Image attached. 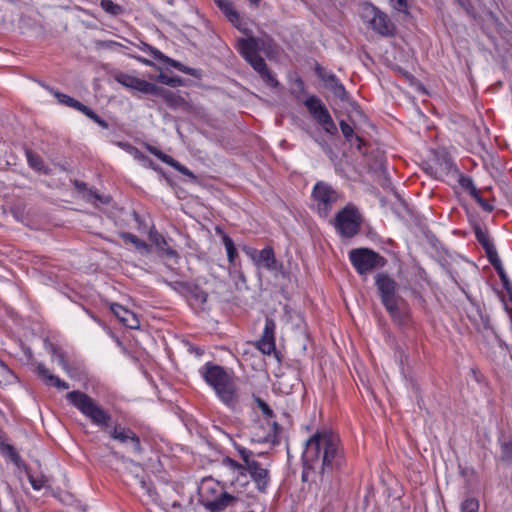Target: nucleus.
I'll return each mask as SVG.
<instances>
[{"instance_id":"obj_1","label":"nucleus","mask_w":512,"mask_h":512,"mask_svg":"<svg viewBox=\"0 0 512 512\" xmlns=\"http://www.w3.org/2000/svg\"><path fill=\"white\" fill-rule=\"evenodd\" d=\"M302 460L305 469H315L317 464L320 465V484L324 489L328 488L329 494H334V487L326 472L342 466L343 457L338 438L328 432H317L306 441Z\"/></svg>"},{"instance_id":"obj_2","label":"nucleus","mask_w":512,"mask_h":512,"mask_svg":"<svg viewBox=\"0 0 512 512\" xmlns=\"http://www.w3.org/2000/svg\"><path fill=\"white\" fill-rule=\"evenodd\" d=\"M374 279L381 303L392 320L399 325L406 324L408 319L406 302L398 294V283L385 272L377 273Z\"/></svg>"},{"instance_id":"obj_3","label":"nucleus","mask_w":512,"mask_h":512,"mask_svg":"<svg viewBox=\"0 0 512 512\" xmlns=\"http://www.w3.org/2000/svg\"><path fill=\"white\" fill-rule=\"evenodd\" d=\"M202 375L205 381L214 388L218 397L226 405L232 407L237 403L234 382L223 367L207 363L203 368Z\"/></svg>"},{"instance_id":"obj_4","label":"nucleus","mask_w":512,"mask_h":512,"mask_svg":"<svg viewBox=\"0 0 512 512\" xmlns=\"http://www.w3.org/2000/svg\"><path fill=\"white\" fill-rule=\"evenodd\" d=\"M66 398L84 416L89 418L93 424L99 426L103 431L104 428L109 426L111 415L88 394L75 390L68 392Z\"/></svg>"},{"instance_id":"obj_5","label":"nucleus","mask_w":512,"mask_h":512,"mask_svg":"<svg viewBox=\"0 0 512 512\" xmlns=\"http://www.w3.org/2000/svg\"><path fill=\"white\" fill-rule=\"evenodd\" d=\"M349 259L361 275H366L375 269H380L386 266L387 260L379 253L369 248H356L349 252Z\"/></svg>"},{"instance_id":"obj_6","label":"nucleus","mask_w":512,"mask_h":512,"mask_svg":"<svg viewBox=\"0 0 512 512\" xmlns=\"http://www.w3.org/2000/svg\"><path fill=\"white\" fill-rule=\"evenodd\" d=\"M362 17L369 23L371 29L381 36L391 37L395 34V24L389 19L388 15L372 4H365L362 11Z\"/></svg>"},{"instance_id":"obj_7","label":"nucleus","mask_w":512,"mask_h":512,"mask_svg":"<svg viewBox=\"0 0 512 512\" xmlns=\"http://www.w3.org/2000/svg\"><path fill=\"white\" fill-rule=\"evenodd\" d=\"M335 227L346 238L358 234L362 217L354 206H346L336 214Z\"/></svg>"},{"instance_id":"obj_8","label":"nucleus","mask_w":512,"mask_h":512,"mask_svg":"<svg viewBox=\"0 0 512 512\" xmlns=\"http://www.w3.org/2000/svg\"><path fill=\"white\" fill-rule=\"evenodd\" d=\"M104 432L108 433L110 437L124 446L127 453L132 455H139L142 452V447L139 437L130 429L121 425L107 426Z\"/></svg>"},{"instance_id":"obj_9","label":"nucleus","mask_w":512,"mask_h":512,"mask_svg":"<svg viewBox=\"0 0 512 512\" xmlns=\"http://www.w3.org/2000/svg\"><path fill=\"white\" fill-rule=\"evenodd\" d=\"M274 387L285 395L302 394L304 385L296 372L283 373L277 377Z\"/></svg>"},{"instance_id":"obj_10","label":"nucleus","mask_w":512,"mask_h":512,"mask_svg":"<svg viewBox=\"0 0 512 512\" xmlns=\"http://www.w3.org/2000/svg\"><path fill=\"white\" fill-rule=\"evenodd\" d=\"M249 474L252 481L260 493H266L270 483V473L267 468H264L261 463L254 460L245 467V475Z\"/></svg>"},{"instance_id":"obj_11","label":"nucleus","mask_w":512,"mask_h":512,"mask_svg":"<svg viewBox=\"0 0 512 512\" xmlns=\"http://www.w3.org/2000/svg\"><path fill=\"white\" fill-rule=\"evenodd\" d=\"M315 72L324 83L325 87L329 89L335 97L342 101L348 99V93L344 85L338 80L335 74L326 72V70L318 64L315 67Z\"/></svg>"},{"instance_id":"obj_12","label":"nucleus","mask_w":512,"mask_h":512,"mask_svg":"<svg viewBox=\"0 0 512 512\" xmlns=\"http://www.w3.org/2000/svg\"><path fill=\"white\" fill-rule=\"evenodd\" d=\"M312 197L318 202L319 206L323 205L326 215L331 205L337 201L338 194L330 185L320 181L314 186Z\"/></svg>"},{"instance_id":"obj_13","label":"nucleus","mask_w":512,"mask_h":512,"mask_svg":"<svg viewBox=\"0 0 512 512\" xmlns=\"http://www.w3.org/2000/svg\"><path fill=\"white\" fill-rule=\"evenodd\" d=\"M276 324L272 318H266L265 327L261 338L257 341L258 349L263 353L270 355L275 352V332Z\"/></svg>"},{"instance_id":"obj_14","label":"nucleus","mask_w":512,"mask_h":512,"mask_svg":"<svg viewBox=\"0 0 512 512\" xmlns=\"http://www.w3.org/2000/svg\"><path fill=\"white\" fill-rule=\"evenodd\" d=\"M254 263L259 268H265L269 271L282 272L283 265L278 263L272 247H266L256 253Z\"/></svg>"},{"instance_id":"obj_15","label":"nucleus","mask_w":512,"mask_h":512,"mask_svg":"<svg viewBox=\"0 0 512 512\" xmlns=\"http://www.w3.org/2000/svg\"><path fill=\"white\" fill-rule=\"evenodd\" d=\"M236 501V497L233 495L223 492L214 500L207 499L204 495H201L200 503L209 512H221L225 510L229 505Z\"/></svg>"},{"instance_id":"obj_16","label":"nucleus","mask_w":512,"mask_h":512,"mask_svg":"<svg viewBox=\"0 0 512 512\" xmlns=\"http://www.w3.org/2000/svg\"><path fill=\"white\" fill-rule=\"evenodd\" d=\"M153 95H157L163 98L167 105L171 109H182L188 111L190 109L189 103L180 95L174 93L171 90L157 86L156 92Z\"/></svg>"},{"instance_id":"obj_17","label":"nucleus","mask_w":512,"mask_h":512,"mask_svg":"<svg viewBox=\"0 0 512 512\" xmlns=\"http://www.w3.org/2000/svg\"><path fill=\"white\" fill-rule=\"evenodd\" d=\"M304 105L318 124L330 115L322 100L315 95L309 96Z\"/></svg>"},{"instance_id":"obj_18","label":"nucleus","mask_w":512,"mask_h":512,"mask_svg":"<svg viewBox=\"0 0 512 512\" xmlns=\"http://www.w3.org/2000/svg\"><path fill=\"white\" fill-rule=\"evenodd\" d=\"M247 62L253 67L255 71H257L261 75L262 79L266 82V84H268L271 87L278 86V81L271 74V72L267 68L265 60L259 54L248 59Z\"/></svg>"},{"instance_id":"obj_19","label":"nucleus","mask_w":512,"mask_h":512,"mask_svg":"<svg viewBox=\"0 0 512 512\" xmlns=\"http://www.w3.org/2000/svg\"><path fill=\"white\" fill-rule=\"evenodd\" d=\"M111 311L119 319V321L130 329L139 328V320L132 311L124 308L122 305L113 303Z\"/></svg>"},{"instance_id":"obj_20","label":"nucleus","mask_w":512,"mask_h":512,"mask_svg":"<svg viewBox=\"0 0 512 512\" xmlns=\"http://www.w3.org/2000/svg\"><path fill=\"white\" fill-rule=\"evenodd\" d=\"M148 48H149L150 53L152 54L154 59L162 61L163 63L168 64L185 74H188L191 76H198V70L183 65L179 61H176V60L164 55L161 51H159L151 46H148Z\"/></svg>"},{"instance_id":"obj_21","label":"nucleus","mask_w":512,"mask_h":512,"mask_svg":"<svg viewBox=\"0 0 512 512\" xmlns=\"http://www.w3.org/2000/svg\"><path fill=\"white\" fill-rule=\"evenodd\" d=\"M149 239L156 246L157 250L162 253V255L168 258L178 257L177 251L172 249L168 245L166 239L155 229L150 230Z\"/></svg>"},{"instance_id":"obj_22","label":"nucleus","mask_w":512,"mask_h":512,"mask_svg":"<svg viewBox=\"0 0 512 512\" xmlns=\"http://www.w3.org/2000/svg\"><path fill=\"white\" fill-rule=\"evenodd\" d=\"M268 427V433L265 435H260L258 433H254L253 440L257 442L262 443H272V444H278L279 443V433L281 432L282 428L277 422H267Z\"/></svg>"},{"instance_id":"obj_23","label":"nucleus","mask_w":512,"mask_h":512,"mask_svg":"<svg viewBox=\"0 0 512 512\" xmlns=\"http://www.w3.org/2000/svg\"><path fill=\"white\" fill-rule=\"evenodd\" d=\"M218 8L226 15L229 21L240 29V15L229 0H214Z\"/></svg>"},{"instance_id":"obj_24","label":"nucleus","mask_w":512,"mask_h":512,"mask_svg":"<svg viewBox=\"0 0 512 512\" xmlns=\"http://www.w3.org/2000/svg\"><path fill=\"white\" fill-rule=\"evenodd\" d=\"M474 233L477 241L485 250L487 258H491V256L497 254V250L494 244L490 241L488 233L486 231H484L480 226H475Z\"/></svg>"},{"instance_id":"obj_25","label":"nucleus","mask_w":512,"mask_h":512,"mask_svg":"<svg viewBox=\"0 0 512 512\" xmlns=\"http://www.w3.org/2000/svg\"><path fill=\"white\" fill-rule=\"evenodd\" d=\"M239 45H240V52L246 61L248 59L252 58L253 56L259 54L258 53V51H259L258 40L254 37H249L247 39H240Z\"/></svg>"},{"instance_id":"obj_26","label":"nucleus","mask_w":512,"mask_h":512,"mask_svg":"<svg viewBox=\"0 0 512 512\" xmlns=\"http://www.w3.org/2000/svg\"><path fill=\"white\" fill-rule=\"evenodd\" d=\"M119 235L125 243H131L135 249L143 255L149 254L152 250L150 245L132 233L121 232Z\"/></svg>"},{"instance_id":"obj_27","label":"nucleus","mask_w":512,"mask_h":512,"mask_svg":"<svg viewBox=\"0 0 512 512\" xmlns=\"http://www.w3.org/2000/svg\"><path fill=\"white\" fill-rule=\"evenodd\" d=\"M129 463L135 469V479L138 481V484L141 487V489H143L153 501H156V498H157L156 491L152 488L150 483L145 480V478L143 476H139V474H138L139 471H142L141 466L139 464L133 462L132 460H130Z\"/></svg>"},{"instance_id":"obj_28","label":"nucleus","mask_w":512,"mask_h":512,"mask_svg":"<svg viewBox=\"0 0 512 512\" xmlns=\"http://www.w3.org/2000/svg\"><path fill=\"white\" fill-rule=\"evenodd\" d=\"M156 87V84L136 77L130 89L139 91L146 95H153V93L156 92Z\"/></svg>"},{"instance_id":"obj_29","label":"nucleus","mask_w":512,"mask_h":512,"mask_svg":"<svg viewBox=\"0 0 512 512\" xmlns=\"http://www.w3.org/2000/svg\"><path fill=\"white\" fill-rule=\"evenodd\" d=\"M55 96L57 97V99L59 100L60 103L65 104L69 107L75 108L76 110L82 112L83 114H84V111H87V109L89 108L88 106L82 104L81 102L70 97L69 95L57 92L55 94Z\"/></svg>"},{"instance_id":"obj_30","label":"nucleus","mask_w":512,"mask_h":512,"mask_svg":"<svg viewBox=\"0 0 512 512\" xmlns=\"http://www.w3.org/2000/svg\"><path fill=\"white\" fill-rule=\"evenodd\" d=\"M163 283L167 284L174 291L180 293L181 295L188 297L189 289L191 290L192 282L188 281H167L166 279H160Z\"/></svg>"},{"instance_id":"obj_31","label":"nucleus","mask_w":512,"mask_h":512,"mask_svg":"<svg viewBox=\"0 0 512 512\" xmlns=\"http://www.w3.org/2000/svg\"><path fill=\"white\" fill-rule=\"evenodd\" d=\"M223 244L227 251V257L228 261L231 265H235V259L238 256L236 247L234 245L233 240L226 234H223L222 236Z\"/></svg>"},{"instance_id":"obj_32","label":"nucleus","mask_w":512,"mask_h":512,"mask_svg":"<svg viewBox=\"0 0 512 512\" xmlns=\"http://www.w3.org/2000/svg\"><path fill=\"white\" fill-rule=\"evenodd\" d=\"M188 297H191L200 304H205L208 294L197 284L192 283L191 290L189 289Z\"/></svg>"},{"instance_id":"obj_33","label":"nucleus","mask_w":512,"mask_h":512,"mask_svg":"<svg viewBox=\"0 0 512 512\" xmlns=\"http://www.w3.org/2000/svg\"><path fill=\"white\" fill-rule=\"evenodd\" d=\"M439 162V172L450 174V173H458V169L454 165L453 161L448 156H443L441 159H438Z\"/></svg>"},{"instance_id":"obj_34","label":"nucleus","mask_w":512,"mask_h":512,"mask_svg":"<svg viewBox=\"0 0 512 512\" xmlns=\"http://www.w3.org/2000/svg\"><path fill=\"white\" fill-rule=\"evenodd\" d=\"M100 5L105 12L113 16H118L123 13V8L112 0H101Z\"/></svg>"},{"instance_id":"obj_35","label":"nucleus","mask_w":512,"mask_h":512,"mask_svg":"<svg viewBox=\"0 0 512 512\" xmlns=\"http://www.w3.org/2000/svg\"><path fill=\"white\" fill-rule=\"evenodd\" d=\"M83 198L87 202L95 203L96 201H99L101 204L105 205L109 204L112 200L111 196L100 195L94 190L87 191V194H85Z\"/></svg>"},{"instance_id":"obj_36","label":"nucleus","mask_w":512,"mask_h":512,"mask_svg":"<svg viewBox=\"0 0 512 512\" xmlns=\"http://www.w3.org/2000/svg\"><path fill=\"white\" fill-rule=\"evenodd\" d=\"M26 156H27V160H28L29 165L33 169H35L37 171H41L44 168L43 159L38 154L34 153L31 150H27L26 151Z\"/></svg>"},{"instance_id":"obj_37","label":"nucleus","mask_w":512,"mask_h":512,"mask_svg":"<svg viewBox=\"0 0 512 512\" xmlns=\"http://www.w3.org/2000/svg\"><path fill=\"white\" fill-rule=\"evenodd\" d=\"M15 378L13 372L8 366L0 359V384L7 385Z\"/></svg>"},{"instance_id":"obj_38","label":"nucleus","mask_w":512,"mask_h":512,"mask_svg":"<svg viewBox=\"0 0 512 512\" xmlns=\"http://www.w3.org/2000/svg\"><path fill=\"white\" fill-rule=\"evenodd\" d=\"M157 80L160 83L171 86V87H177V86L182 85V83H183V81L180 77H178V76L170 77L163 73H160L158 75Z\"/></svg>"},{"instance_id":"obj_39","label":"nucleus","mask_w":512,"mask_h":512,"mask_svg":"<svg viewBox=\"0 0 512 512\" xmlns=\"http://www.w3.org/2000/svg\"><path fill=\"white\" fill-rule=\"evenodd\" d=\"M339 126H340V129H341V132L343 134V136L345 137V139L351 144L353 145V139L354 137L356 136L354 134V130L353 128L347 123L345 122L344 120H341L339 122Z\"/></svg>"},{"instance_id":"obj_40","label":"nucleus","mask_w":512,"mask_h":512,"mask_svg":"<svg viewBox=\"0 0 512 512\" xmlns=\"http://www.w3.org/2000/svg\"><path fill=\"white\" fill-rule=\"evenodd\" d=\"M459 185L465 189L469 194L474 193V190L476 189L473 180L471 177L465 176L463 174H459L458 179Z\"/></svg>"},{"instance_id":"obj_41","label":"nucleus","mask_w":512,"mask_h":512,"mask_svg":"<svg viewBox=\"0 0 512 512\" xmlns=\"http://www.w3.org/2000/svg\"><path fill=\"white\" fill-rule=\"evenodd\" d=\"M37 373L38 376L49 386L51 385L52 382L51 378L56 377L45 367V365L41 363L37 365Z\"/></svg>"},{"instance_id":"obj_42","label":"nucleus","mask_w":512,"mask_h":512,"mask_svg":"<svg viewBox=\"0 0 512 512\" xmlns=\"http://www.w3.org/2000/svg\"><path fill=\"white\" fill-rule=\"evenodd\" d=\"M319 125H321L323 127V129L325 130V132L331 134V135H336L337 132H338V129H337V126L336 124L334 123L331 115H329L328 117H326L325 119H323V121H321L319 123Z\"/></svg>"},{"instance_id":"obj_43","label":"nucleus","mask_w":512,"mask_h":512,"mask_svg":"<svg viewBox=\"0 0 512 512\" xmlns=\"http://www.w3.org/2000/svg\"><path fill=\"white\" fill-rule=\"evenodd\" d=\"M490 264L494 267L500 279L506 277V272L502 266L501 260L498 256V253L488 258Z\"/></svg>"},{"instance_id":"obj_44","label":"nucleus","mask_w":512,"mask_h":512,"mask_svg":"<svg viewBox=\"0 0 512 512\" xmlns=\"http://www.w3.org/2000/svg\"><path fill=\"white\" fill-rule=\"evenodd\" d=\"M223 462L225 464H227L231 469L238 471L239 477H241V476L245 477V467H246L245 464H241L230 457H226L223 460Z\"/></svg>"},{"instance_id":"obj_45","label":"nucleus","mask_w":512,"mask_h":512,"mask_svg":"<svg viewBox=\"0 0 512 512\" xmlns=\"http://www.w3.org/2000/svg\"><path fill=\"white\" fill-rule=\"evenodd\" d=\"M479 509V502L475 498H468L461 504L462 512H477Z\"/></svg>"},{"instance_id":"obj_46","label":"nucleus","mask_w":512,"mask_h":512,"mask_svg":"<svg viewBox=\"0 0 512 512\" xmlns=\"http://www.w3.org/2000/svg\"><path fill=\"white\" fill-rule=\"evenodd\" d=\"M136 79L135 76L126 74V73H119L115 76V80L123 85L126 88H129L132 86L134 80Z\"/></svg>"},{"instance_id":"obj_47","label":"nucleus","mask_w":512,"mask_h":512,"mask_svg":"<svg viewBox=\"0 0 512 512\" xmlns=\"http://www.w3.org/2000/svg\"><path fill=\"white\" fill-rule=\"evenodd\" d=\"M241 459L243 460L245 465H249L251 461H254V453L251 450H248L244 447L237 446L236 447Z\"/></svg>"},{"instance_id":"obj_48","label":"nucleus","mask_w":512,"mask_h":512,"mask_svg":"<svg viewBox=\"0 0 512 512\" xmlns=\"http://www.w3.org/2000/svg\"><path fill=\"white\" fill-rule=\"evenodd\" d=\"M84 114L102 128H109V124L104 119L99 117L92 109L88 108L87 111H84Z\"/></svg>"},{"instance_id":"obj_49","label":"nucleus","mask_w":512,"mask_h":512,"mask_svg":"<svg viewBox=\"0 0 512 512\" xmlns=\"http://www.w3.org/2000/svg\"><path fill=\"white\" fill-rule=\"evenodd\" d=\"M255 402L257 403L258 408L262 411V413L271 418L274 416L273 410L269 407V405L261 398H255Z\"/></svg>"},{"instance_id":"obj_50","label":"nucleus","mask_w":512,"mask_h":512,"mask_svg":"<svg viewBox=\"0 0 512 512\" xmlns=\"http://www.w3.org/2000/svg\"><path fill=\"white\" fill-rule=\"evenodd\" d=\"M149 151L152 154H154L156 157H158L162 162H164V163H166V164H168L170 166H171V164H173L174 159L171 156H169V155L163 153L162 151L158 150L157 148L149 147Z\"/></svg>"},{"instance_id":"obj_51","label":"nucleus","mask_w":512,"mask_h":512,"mask_svg":"<svg viewBox=\"0 0 512 512\" xmlns=\"http://www.w3.org/2000/svg\"><path fill=\"white\" fill-rule=\"evenodd\" d=\"M51 348H52L53 354H55L57 356L59 364L63 367V369L68 370L69 364H68V361L66 360L64 352L53 345L51 346Z\"/></svg>"},{"instance_id":"obj_52","label":"nucleus","mask_w":512,"mask_h":512,"mask_svg":"<svg viewBox=\"0 0 512 512\" xmlns=\"http://www.w3.org/2000/svg\"><path fill=\"white\" fill-rule=\"evenodd\" d=\"M171 167L175 168L177 171H179L183 175L190 177L193 181L197 180L196 176L193 174L192 171H190L188 168H186L184 165H182L175 159L173 161V164H171Z\"/></svg>"},{"instance_id":"obj_53","label":"nucleus","mask_w":512,"mask_h":512,"mask_svg":"<svg viewBox=\"0 0 512 512\" xmlns=\"http://www.w3.org/2000/svg\"><path fill=\"white\" fill-rule=\"evenodd\" d=\"M455 2L470 16H474V6L471 0H455Z\"/></svg>"},{"instance_id":"obj_54","label":"nucleus","mask_w":512,"mask_h":512,"mask_svg":"<svg viewBox=\"0 0 512 512\" xmlns=\"http://www.w3.org/2000/svg\"><path fill=\"white\" fill-rule=\"evenodd\" d=\"M500 280H501V282L503 284V287L505 288V290L509 294V302L511 304V307L509 306V304H505L506 309H511L512 310V284L509 281L508 276H506L504 278H501Z\"/></svg>"},{"instance_id":"obj_55","label":"nucleus","mask_w":512,"mask_h":512,"mask_svg":"<svg viewBox=\"0 0 512 512\" xmlns=\"http://www.w3.org/2000/svg\"><path fill=\"white\" fill-rule=\"evenodd\" d=\"M28 477H29V481H30L32 487L35 490H40L41 488L44 487V484H45L46 480L44 479L43 476L41 478H36L33 475L29 474Z\"/></svg>"},{"instance_id":"obj_56","label":"nucleus","mask_w":512,"mask_h":512,"mask_svg":"<svg viewBox=\"0 0 512 512\" xmlns=\"http://www.w3.org/2000/svg\"><path fill=\"white\" fill-rule=\"evenodd\" d=\"M391 2H392L393 7L397 11L403 12V13H408V11H407V9H408L407 0H391Z\"/></svg>"},{"instance_id":"obj_57","label":"nucleus","mask_w":512,"mask_h":512,"mask_svg":"<svg viewBox=\"0 0 512 512\" xmlns=\"http://www.w3.org/2000/svg\"><path fill=\"white\" fill-rule=\"evenodd\" d=\"M51 380H52V382H51L50 386H54V387H56L58 389H68L69 388V384L67 382H65V381H62L57 376L56 377H52Z\"/></svg>"},{"instance_id":"obj_58","label":"nucleus","mask_w":512,"mask_h":512,"mask_svg":"<svg viewBox=\"0 0 512 512\" xmlns=\"http://www.w3.org/2000/svg\"><path fill=\"white\" fill-rule=\"evenodd\" d=\"M6 449L8 450V455L9 457L11 458V460L14 462V463H18V461L20 460V457L18 455V453L16 452V450L14 449L13 446L11 445H7L6 446Z\"/></svg>"},{"instance_id":"obj_59","label":"nucleus","mask_w":512,"mask_h":512,"mask_svg":"<svg viewBox=\"0 0 512 512\" xmlns=\"http://www.w3.org/2000/svg\"><path fill=\"white\" fill-rule=\"evenodd\" d=\"M74 187H75V189H76L78 192L82 193V194H83V196H84L85 194H87V191H89V190H90V189H87L86 184H85L84 182H81V181H79V180H75V181H74Z\"/></svg>"},{"instance_id":"obj_60","label":"nucleus","mask_w":512,"mask_h":512,"mask_svg":"<svg viewBox=\"0 0 512 512\" xmlns=\"http://www.w3.org/2000/svg\"><path fill=\"white\" fill-rule=\"evenodd\" d=\"M503 458L510 459L512 457V447L510 444L505 443L502 445Z\"/></svg>"},{"instance_id":"obj_61","label":"nucleus","mask_w":512,"mask_h":512,"mask_svg":"<svg viewBox=\"0 0 512 512\" xmlns=\"http://www.w3.org/2000/svg\"><path fill=\"white\" fill-rule=\"evenodd\" d=\"M478 204H479V205L482 207V209H483L484 211H486V212H489V213H490V212H492V211L494 210V206H493L492 204L488 203V202H487L485 199H483V198H482V200H481V201H479V203H478Z\"/></svg>"},{"instance_id":"obj_62","label":"nucleus","mask_w":512,"mask_h":512,"mask_svg":"<svg viewBox=\"0 0 512 512\" xmlns=\"http://www.w3.org/2000/svg\"><path fill=\"white\" fill-rule=\"evenodd\" d=\"M353 144L356 145V148L357 150L361 151L362 149V145L364 144V141L361 137H359L358 135H356L353 139Z\"/></svg>"},{"instance_id":"obj_63","label":"nucleus","mask_w":512,"mask_h":512,"mask_svg":"<svg viewBox=\"0 0 512 512\" xmlns=\"http://www.w3.org/2000/svg\"><path fill=\"white\" fill-rule=\"evenodd\" d=\"M480 320H481V325H482L483 329H490L491 328L490 320H489V318L487 316L484 317V316L480 315Z\"/></svg>"},{"instance_id":"obj_64","label":"nucleus","mask_w":512,"mask_h":512,"mask_svg":"<svg viewBox=\"0 0 512 512\" xmlns=\"http://www.w3.org/2000/svg\"><path fill=\"white\" fill-rule=\"evenodd\" d=\"M110 453L115 457L121 459L123 462H128V459L124 455H120L117 451H115L112 447H110Z\"/></svg>"}]
</instances>
